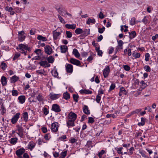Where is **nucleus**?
I'll use <instances>...</instances> for the list:
<instances>
[{
	"label": "nucleus",
	"instance_id": "1",
	"mask_svg": "<svg viewBox=\"0 0 158 158\" xmlns=\"http://www.w3.org/2000/svg\"><path fill=\"white\" fill-rule=\"evenodd\" d=\"M25 152V149L23 148H20L17 150L16 151V154L17 156V158H23L22 155Z\"/></svg>",
	"mask_w": 158,
	"mask_h": 158
},
{
	"label": "nucleus",
	"instance_id": "2",
	"mask_svg": "<svg viewBox=\"0 0 158 158\" xmlns=\"http://www.w3.org/2000/svg\"><path fill=\"white\" fill-rule=\"evenodd\" d=\"M16 127L17 128V131H18V132H16V133L18 134L20 137L22 138H23L24 130L23 127L22 126L19 125L16 126Z\"/></svg>",
	"mask_w": 158,
	"mask_h": 158
},
{
	"label": "nucleus",
	"instance_id": "3",
	"mask_svg": "<svg viewBox=\"0 0 158 158\" xmlns=\"http://www.w3.org/2000/svg\"><path fill=\"white\" fill-rule=\"evenodd\" d=\"M77 118V114L72 111L70 112L68 114L67 118L75 121Z\"/></svg>",
	"mask_w": 158,
	"mask_h": 158
},
{
	"label": "nucleus",
	"instance_id": "4",
	"mask_svg": "<svg viewBox=\"0 0 158 158\" xmlns=\"http://www.w3.org/2000/svg\"><path fill=\"white\" fill-rule=\"evenodd\" d=\"M26 35L23 31H19L18 32V40L20 42L23 41L26 37Z\"/></svg>",
	"mask_w": 158,
	"mask_h": 158
},
{
	"label": "nucleus",
	"instance_id": "5",
	"mask_svg": "<svg viewBox=\"0 0 158 158\" xmlns=\"http://www.w3.org/2000/svg\"><path fill=\"white\" fill-rule=\"evenodd\" d=\"M19 48H17V49H24L26 51L30 52L31 51V48L29 47L28 46L25 45L23 44H19Z\"/></svg>",
	"mask_w": 158,
	"mask_h": 158
},
{
	"label": "nucleus",
	"instance_id": "6",
	"mask_svg": "<svg viewBox=\"0 0 158 158\" xmlns=\"http://www.w3.org/2000/svg\"><path fill=\"white\" fill-rule=\"evenodd\" d=\"M51 110L57 113L60 112L61 111V109L59 106L56 104H54L52 105Z\"/></svg>",
	"mask_w": 158,
	"mask_h": 158
},
{
	"label": "nucleus",
	"instance_id": "7",
	"mask_svg": "<svg viewBox=\"0 0 158 158\" xmlns=\"http://www.w3.org/2000/svg\"><path fill=\"white\" fill-rule=\"evenodd\" d=\"M66 72L68 73H72L73 70V66L69 64H67L65 66Z\"/></svg>",
	"mask_w": 158,
	"mask_h": 158
},
{
	"label": "nucleus",
	"instance_id": "8",
	"mask_svg": "<svg viewBox=\"0 0 158 158\" xmlns=\"http://www.w3.org/2000/svg\"><path fill=\"white\" fill-rule=\"evenodd\" d=\"M82 34L80 35L79 37H82V38H80V39L84 38L86 36L90 34V29H85L83 31Z\"/></svg>",
	"mask_w": 158,
	"mask_h": 158
},
{
	"label": "nucleus",
	"instance_id": "9",
	"mask_svg": "<svg viewBox=\"0 0 158 158\" xmlns=\"http://www.w3.org/2000/svg\"><path fill=\"white\" fill-rule=\"evenodd\" d=\"M20 113L19 112L17 113L15 116L11 118V122L12 124H14L16 123L19 118Z\"/></svg>",
	"mask_w": 158,
	"mask_h": 158
},
{
	"label": "nucleus",
	"instance_id": "10",
	"mask_svg": "<svg viewBox=\"0 0 158 158\" xmlns=\"http://www.w3.org/2000/svg\"><path fill=\"white\" fill-rule=\"evenodd\" d=\"M69 62L77 66H80L81 65L80 61L79 60L73 58H71L69 60Z\"/></svg>",
	"mask_w": 158,
	"mask_h": 158
},
{
	"label": "nucleus",
	"instance_id": "11",
	"mask_svg": "<svg viewBox=\"0 0 158 158\" xmlns=\"http://www.w3.org/2000/svg\"><path fill=\"white\" fill-rule=\"evenodd\" d=\"M56 123L58 124V123H53L52 124L51 128L52 132H56L58 130V126L56 125Z\"/></svg>",
	"mask_w": 158,
	"mask_h": 158
},
{
	"label": "nucleus",
	"instance_id": "12",
	"mask_svg": "<svg viewBox=\"0 0 158 158\" xmlns=\"http://www.w3.org/2000/svg\"><path fill=\"white\" fill-rule=\"evenodd\" d=\"M44 51L48 55H50L52 52V49L50 46L47 45L44 47Z\"/></svg>",
	"mask_w": 158,
	"mask_h": 158
},
{
	"label": "nucleus",
	"instance_id": "13",
	"mask_svg": "<svg viewBox=\"0 0 158 158\" xmlns=\"http://www.w3.org/2000/svg\"><path fill=\"white\" fill-rule=\"evenodd\" d=\"M110 72V67L109 66H107L104 69L103 71V75L105 78H106Z\"/></svg>",
	"mask_w": 158,
	"mask_h": 158
},
{
	"label": "nucleus",
	"instance_id": "14",
	"mask_svg": "<svg viewBox=\"0 0 158 158\" xmlns=\"http://www.w3.org/2000/svg\"><path fill=\"white\" fill-rule=\"evenodd\" d=\"M67 126L69 127H73L75 126V121L71 119H68L66 121Z\"/></svg>",
	"mask_w": 158,
	"mask_h": 158
},
{
	"label": "nucleus",
	"instance_id": "15",
	"mask_svg": "<svg viewBox=\"0 0 158 158\" xmlns=\"http://www.w3.org/2000/svg\"><path fill=\"white\" fill-rule=\"evenodd\" d=\"M60 96V94H50L49 95V97L50 99L52 100H56Z\"/></svg>",
	"mask_w": 158,
	"mask_h": 158
},
{
	"label": "nucleus",
	"instance_id": "16",
	"mask_svg": "<svg viewBox=\"0 0 158 158\" xmlns=\"http://www.w3.org/2000/svg\"><path fill=\"white\" fill-rule=\"evenodd\" d=\"M83 112L86 114H90V112L89 110L88 106L86 105H84L83 108Z\"/></svg>",
	"mask_w": 158,
	"mask_h": 158
},
{
	"label": "nucleus",
	"instance_id": "17",
	"mask_svg": "<svg viewBox=\"0 0 158 158\" xmlns=\"http://www.w3.org/2000/svg\"><path fill=\"white\" fill-rule=\"evenodd\" d=\"M79 92L81 94H91L92 93L91 91L86 89H81L79 91Z\"/></svg>",
	"mask_w": 158,
	"mask_h": 158
},
{
	"label": "nucleus",
	"instance_id": "18",
	"mask_svg": "<svg viewBox=\"0 0 158 158\" xmlns=\"http://www.w3.org/2000/svg\"><path fill=\"white\" fill-rule=\"evenodd\" d=\"M61 33L60 32H57L56 30L53 31V38L54 40H56L58 39V37L60 35Z\"/></svg>",
	"mask_w": 158,
	"mask_h": 158
},
{
	"label": "nucleus",
	"instance_id": "19",
	"mask_svg": "<svg viewBox=\"0 0 158 158\" xmlns=\"http://www.w3.org/2000/svg\"><path fill=\"white\" fill-rule=\"evenodd\" d=\"M61 52L62 53H65L68 49V48L66 46L62 45L60 47Z\"/></svg>",
	"mask_w": 158,
	"mask_h": 158
},
{
	"label": "nucleus",
	"instance_id": "20",
	"mask_svg": "<svg viewBox=\"0 0 158 158\" xmlns=\"http://www.w3.org/2000/svg\"><path fill=\"white\" fill-rule=\"evenodd\" d=\"M129 34V37L130 39H132L135 37L136 33L135 31H132L131 32H128Z\"/></svg>",
	"mask_w": 158,
	"mask_h": 158
},
{
	"label": "nucleus",
	"instance_id": "21",
	"mask_svg": "<svg viewBox=\"0 0 158 158\" xmlns=\"http://www.w3.org/2000/svg\"><path fill=\"white\" fill-rule=\"evenodd\" d=\"M18 99L19 100V102L21 104H23L25 101V97L24 95H21L18 97Z\"/></svg>",
	"mask_w": 158,
	"mask_h": 158
},
{
	"label": "nucleus",
	"instance_id": "22",
	"mask_svg": "<svg viewBox=\"0 0 158 158\" xmlns=\"http://www.w3.org/2000/svg\"><path fill=\"white\" fill-rule=\"evenodd\" d=\"M65 27L68 29H74L76 27V25L75 24H66L65 25Z\"/></svg>",
	"mask_w": 158,
	"mask_h": 158
},
{
	"label": "nucleus",
	"instance_id": "23",
	"mask_svg": "<svg viewBox=\"0 0 158 158\" xmlns=\"http://www.w3.org/2000/svg\"><path fill=\"white\" fill-rule=\"evenodd\" d=\"M73 53L77 58L79 57L80 56L79 52L76 49L74 48L73 50Z\"/></svg>",
	"mask_w": 158,
	"mask_h": 158
},
{
	"label": "nucleus",
	"instance_id": "24",
	"mask_svg": "<svg viewBox=\"0 0 158 158\" xmlns=\"http://www.w3.org/2000/svg\"><path fill=\"white\" fill-rule=\"evenodd\" d=\"M118 45L117 46V48H118L122 49H123V45L124 43L122 40H118Z\"/></svg>",
	"mask_w": 158,
	"mask_h": 158
},
{
	"label": "nucleus",
	"instance_id": "25",
	"mask_svg": "<svg viewBox=\"0 0 158 158\" xmlns=\"http://www.w3.org/2000/svg\"><path fill=\"white\" fill-rule=\"evenodd\" d=\"M1 82L3 86H5L7 84L6 78L4 76H2L1 77Z\"/></svg>",
	"mask_w": 158,
	"mask_h": 158
},
{
	"label": "nucleus",
	"instance_id": "26",
	"mask_svg": "<svg viewBox=\"0 0 158 158\" xmlns=\"http://www.w3.org/2000/svg\"><path fill=\"white\" fill-rule=\"evenodd\" d=\"M63 98L66 100H68L70 98V94L67 92L64 93L63 94Z\"/></svg>",
	"mask_w": 158,
	"mask_h": 158
},
{
	"label": "nucleus",
	"instance_id": "27",
	"mask_svg": "<svg viewBox=\"0 0 158 158\" xmlns=\"http://www.w3.org/2000/svg\"><path fill=\"white\" fill-rule=\"evenodd\" d=\"M37 39L40 40H42L43 41H45L47 40V39L45 37L41 35H38L37 38Z\"/></svg>",
	"mask_w": 158,
	"mask_h": 158
},
{
	"label": "nucleus",
	"instance_id": "28",
	"mask_svg": "<svg viewBox=\"0 0 158 158\" xmlns=\"http://www.w3.org/2000/svg\"><path fill=\"white\" fill-rule=\"evenodd\" d=\"M48 62L49 63H52L54 61V59L52 56H50L47 58Z\"/></svg>",
	"mask_w": 158,
	"mask_h": 158
},
{
	"label": "nucleus",
	"instance_id": "29",
	"mask_svg": "<svg viewBox=\"0 0 158 158\" xmlns=\"http://www.w3.org/2000/svg\"><path fill=\"white\" fill-rule=\"evenodd\" d=\"M91 23L93 24L95 23V19L94 18H93L92 19H91L90 18L88 19L86 22V23L87 24H89Z\"/></svg>",
	"mask_w": 158,
	"mask_h": 158
},
{
	"label": "nucleus",
	"instance_id": "30",
	"mask_svg": "<svg viewBox=\"0 0 158 158\" xmlns=\"http://www.w3.org/2000/svg\"><path fill=\"white\" fill-rule=\"evenodd\" d=\"M28 146H29V149L30 150H32V149L34 148L35 145L33 142H31L29 143Z\"/></svg>",
	"mask_w": 158,
	"mask_h": 158
},
{
	"label": "nucleus",
	"instance_id": "31",
	"mask_svg": "<svg viewBox=\"0 0 158 158\" xmlns=\"http://www.w3.org/2000/svg\"><path fill=\"white\" fill-rule=\"evenodd\" d=\"M19 78L16 75L13 76L11 78V80L12 82L15 83L18 81Z\"/></svg>",
	"mask_w": 158,
	"mask_h": 158
},
{
	"label": "nucleus",
	"instance_id": "32",
	"mask_svg": "<svg viewBox=\"0 0 158 158\" xmlns=\"http://www.w3.org/2000/svg\"><path fill=\"white\" fill-rule=\"evenodd\" d=\"M83 30L80 28H77L75 31V32L77 34H82Z\"/></svg>",
	"mask_w": 158,
	"mask_h": 158
},
{
	"label": "nucleus",
	"instance_id": "33",
	"mask_svg": "<svg viewBox=\"0 0 158 158\" xmlns=\"http://www.w3.org/2000/svg\"><path fill=\"white\" fill-rule=\"evenodd\" d=\"M23 118L24 121L26 122H27L28 119V115L27 112H25L23 113Z\"/></svg>",
	"mask_w": 158,
	"mask_h": 158
},
{
	"label": "nucleus",
	"instance_id": "34",
	"mask_svg": "<svg viewBox=\"0 0 158 158\" xmlns=\"http://www.w3.org/2000/svg\"><path fill=\"white\" fill-rule=\"evenodd\" d=\"M17 140L18 139L17 138H13L11 139L10 142L11 144H14L17 143Z\"/></svg>",
	"mask_w": 158,
	"mask_h": 158
},
{
	"label": "nucleus",
	"instance_id": "35",
	"mask_svg": "<svg viewBox=\"0 0 158 158\" xmlns=\"http://www.w3.org/2000/svg\"><path fill=\"white\" fill-rule=\"evenodd\" d=\"M63 6L61 7H60V9L57 10L60 14L62 15V16H64V15H65V13H64L63 12Z\"/></svg>",
	"mask_w": 158,
	"mask_h": 158
},
{
	"label": "nucleus",
	"instance_id": "36",
	"mask_svg": "<svg viewBox=\"0 0 158 158\" xmlns=\"http://www.w3.org/2000/svg\"><path fill=\"white\" fill-rule=\"evenodd\" d=\"M132 56L133 57L135 58H139L140 56V54L138 52H134L132 53Z\"/></svg>",
	"mask_w": 158,
	"mask_h": 158
},
{
	"label": "nucleus",
	"instance_id": "37",
	"mask_svg": "<svg viewBox=\"0 0 158 158\" xmlns=\"http://www.w3.org/2000/svg\"><path fill=\"white\" fill-rule=\"evenodd\" d=\"M47 63V61L46 60L44 61H41L40 62L39 64H40L41 66L45 67L46 66V65Z\"/></svg>",
	"mask_w": 158,
	"mask_h": 158
},
{
	"label": "nucleus",
	"instance_id": "38",
	"mask_svg": "<svg viewBox=\"0 0 158 158\" xmlns=\"http://www.w3.org/2000/svg\"><path fill=\"white\" fill-rule=\"evenodd\" d=\"M51 73L52 75L55 77H57L58 75V73L56 70H55L54 71L52 70L51 71Z\"/></svg>",
	"mask_w": 158,
	"mask_h": 158
},
{
	"label": "nucleus",
	"instance_id": "39",
	"mask_svg": "<svg viewBox=\"0 0 158 158\" xmlns=\"http://www.w3.org/2000/svg\"><path fill=\"white\" fill-rule=\"evenodd\" d=\"M66 38H70L72 37V33L71 32L69 31H66Z\"/></svg>",
	"mask_w": 158,
	"mask_h": 158
},
{
	"label": "nucleus",
	"instance_id": "40",
	"mask_svg": "<svg viewBox=\"0 0 158 158\" xmlns=\"http://www.w3.org/2000/svg\"><path fill=\"white\" fill-rule=\"evenodd\" d=\"M67 153V151H65L62 152L61 153V156L59 158H64L66 156Z\"/></svg>",
	"mask_w": 158,
	"mask_h": 158
},
{
	"label": "nucleus",
	"instance_id": "41",
	"mask_svg": "<svg viewBox=\"0 0 158 158\" xmlns=\"http://www.w3.org/2000/svg\"><path fill=\"white\" fill-rule=\"evenodd\" d=\"M37 56L40 55L42 54H41V50L40 49H36L34 52Z\"/></svg>",
	"mask_w": 158,
	"mask_h": 158
},
{
	"label": "nucleus",
	"instance_id": "42",
	"mask_svg": "<svg viewBox=\"0 0 158 158\" xmlns=\"http://www.w3.org/2000/svg\"><path fill=\"white\" fill-rule=\"evenodd\" d=\"M1 114H4L6 112V110L5 108V107L3 106V104H2L1 105Z\"/></svg>",
	"mask_w": 158,
	"mask_h": 158
},
{
	"label": "nucleus",
	"instance_id": "43",
	"mask_svg": "<svg viewBox=\"0 0 158 158\" xmlns=\"http://www.w3.org/2000/svg\"><path fill=\"white\" fill-rule=\"evenodd\" d=\"M73 98L74 100L76 102H78V98H79V97L78 95L76 94H73Z\"/></svg>",
	"mask_w": 158,
	"mask_h": 158
},
{
	"label": "nucleus",
	"instance_id": "44",
	"mask_svg": "<svg viewBox=\"0 0 158 158\" xmlns=\"http://www.w3.org/2000/svg\"><path fill=\"white\" fill-rule=\"evenodd\" d=\"M101 96L99 95V94H98L96 96V99L95 100L98 103H100V101L101 99Z\"/></svg>",
	"mask_w": 158,
	"mask_h": 158
},
{
	"label": "nucleus",
	"instance_id": "45",
	"mask_svg": "<svg viewBox=\"0 0 158 158\" xmlns=\"http://www.w3.org/2000/svg\"><path fill=\"white\" fill-rule=\"evenodd\" d=\"M135 19L134 17L132 18L130 21V24L132 26L134 25H135Z\"/></svg>",
	"mask_w": 158,
	"mask_h": 158
},
{
	"label": "nucleus",
	"instance_id": "46",
	"mask_svg": "<svg viewBox=\"0 0 158 158\" xmlns=\"http://www.w3.org/2000/svg\"><path fill=\"white\" fill-rule=\"evenodd\" d=\"M92 142L91 141H87L86 144L85 145V146L86 147H87L88 148H89L91 147H92L93 146H92Z\"/></svg>",
	"mask_w": 158,
	"mask_h": 158
},
{
	"label": "nucleus",
	"instance_id": "47",
	"mask_svg": "<svg viewBox=\"0 0 158 158\" xmlns=\"http://www.w3.org/2000/svg\"><path fill=\"white\" fill-rule=\"evenodd\" d=\"M1 66L3 70L5 69L7 67L6 64L3 62H2Z\"/></svg>",
	"mask_w": 158,
	"mask_h": 158
},
{
	"label": "nucleus",
	"instance_id": "48",
	"mask_svg": "<svg viewBox=\"0 0 158 158\" xmlns=\"http://www.w3.org/2000/svg\"><path fill=\"white\" fill-rule=\"evenodd\" d=\"M20 56V53H15L13 58V60H15L18 58H19Z\"/></svg>",
	"mask_w": 158,
	"mask_h": 158
},
{
	"label": "nucleus",
	"instance_id": "49",
	"mask_svg": "<svg viewBox=\"0 0 158 158\" xmlns=\"http://www.w3.org/2000/svg\"><path fill=\"white\" fill-rule=\"evenodd\" d=\"M144 69L147 72H150L151 71V68L148 65L144 66Z\"/></svg>",
	"mask_w": 158,
	"mask_h": 158
},
{
	"label": "nucleus",
	"instance_id": "50",
	"mask_svg": "<svg viewBox=\"0 0 158 158\" xmlns=\"http://www.w3.org/2000/svg\"><path fill=\"white\" fill-rule=\"evenodd\" d=\"M94 119L92 117H89L88 118V123H93L94 122Z\"/></svg>",
	"mask_w": 158,
	"mask_h": 158
},
{
	"label": "nucleus",
	"instance_id": "51",
	"mask_svg": "<svg viewBox=\"0 0 158 158\" xmlns=\"http://www.w3.org/2000/svg\"><path fill=\"white\" fill-rule=\"evenodd\" d=\"M145 60L146 61H149V58L150 57V55L149 53H147L145 54Z\"/></svg>",
	"mask_w": 158,
	"mask_h": 158
},
{
	"label": "nucleus",
	"instance_id": "52",
	"mask_svg": "<svg viewBox=\"0 0 158 158\" xmlns=\"http://www.w3.org/2000/svg\"><path fill=\"white\" fill-rule=\"evenodd\" d=\"M67 138L66 136L65 135H62L58 139V140L59 141H63V140H64Z\"/></svg>",
	"mask_w": 158,
	"mask_h": 158
},
{
	"label": "nucleus",
	"instance_id": "53",
	"mask_svg": "<svg viewBox=\"0 0 158 158\" xmlns=\"http://www.w3.org/2000/svg\"><path fill=\"white\" fill-rule=\"evenodd\" d=\"M123 66L124 69L126 71H129L131 69L130 67L127 65H123Z\"/></svg>",
	"mask_w": 158,
	"mask_h": 158
},
{
	"label": "nucleus",
	"instance_id": "54",
	"mask_svg": "<svg viewBox=\"0 0 158 158\" xmlns=\"http://www.w3.org/2000/svg\"><path fill=\"white\" fill-rule=\"evenodd\" d=\"M36 98L37 100L40 101H42L43 100L42 95L39 93L38 94V96Z\"/></svg>",
	"mask_w": 158,
	"mask_h": 158
},
{
	"label": "nucleus",
	"instance_id": "55",
	"mask_svg": "<svg viewBox=\"0 0 158 158\" xmlns=\"http://www.w3.org/2000/svg\"><path fill=\"white\" fill-rule=\"evenodd\" d=\"M57 16L58 17V18L59 19L60 21L63 23H65V22L64 19L62 18V17L60 16V15H58Z\"/></svg>",
	"mask_w": 158,
	"mask_h": 158
},
{
	"label": "nucleus",
	"instance_id": "56",
	"mask_svg": "<svg viewBox=\"0 0 158 158\" xmlns=\"http://www.w3.org/2000/svg\"><path fill=\"white\" fill-rule=\"evenodd\" d=\"M158 20V14H156L153 20V22H154L155 24H156V21Z\"/></svg>",
	"mask_w": 158,
	"mask_h": 158
},
{
	"label": "nucleus",
	"instance_id": "57",
	"mask_svg": "<svg viewBox=\"0 0 158 158\" xmlns=\"http://www.w3.org/2000/svg\"><path fill=\"white\" fill-rule=\"evenodd\" d=\"M98 31L100 33H102L105 29V27H103L102 28H98Z\"/></svg>",
	"mask_w": 158,
	"mask_h": 158
},
{
	"label": "nucleus",
	"instance_id": "58",
	"mask_svg": "<svg viewBox=\"0 0 158 158\" xmlns=\"http://www.w3.org/2000/svg\"><path fill=\"white\" fill-rule=\"evenodd\" d=\"M120 91L123 94H126L127 93V92H126V90L123 87H122L120 88Z\"/></svg>",
	"mask_w": 158,
	"mask_h": 158
},
{
	"label": "nucleus",
	"instance_id": "59",
	"mask_svg": "<svg viewBox=\"0 0 158 158\" xmlns=\"http://www.w3.org/2000/svg\"><path fill=\"white\" fill-rule=\"evenodd\" d=\"M12 93V95L13 96H17L18 94V91L16 90H13Z\"/></svg>",
	"mask_w": 158,
	"mask_h": 158
},
{
	"label": "nucleus",
	"instance_id": "60",
	"mask_svg": "<svg viewBox=\"0 0 158 158\" xmlns=\"http://www.w3.org/2000/svg\"><path fill=\"white\" fill-rule=\"evenodd\" d=\"M115 85L114 83H113L111 84L110 86V88L109 89V91H110L114 89L115 88Z\"/></svg>",
	"mask_w": 158,
	"mask_h": 158
},
{
	"label": "nucleus",
	"instance_id": "61",
	"mask_svg": "<svg viewBox=\"0 0 158 158\" xmlns=\"http://www.w3.org/2000/svg\"><path fill=\"white\" fill-rule=\"evenodd\" d=\"M43 111L44 114L46 115H47L49 113L48 109L46 107H44L43 108Z\"/></svg>",
	"mask_w": 158,
	"mask_h": 158
},
{
	"label": "nucleus",
	"instance_id": "62",
	"mask_svg": "<svg viewBox=\"0 0 158 158\" xmlns=\"http://www.w3.org/2000/svg\"><path fill=\"white\" fill-rule=\"evenodd\" d=\"M148 20L147 19V17L146 16H145L144 17L143 19V20L142 21V22H143L145 24H146L147 23H148Z\"/></svg>",
	"mask_w": 158,
	"mask_h": 158
},
{
	"label": "nucleus",
	"instance_id": "63",
	"mask_svg": "<svg viewBox=\"0 0 158 158\" xmlns=\"http://www.w3.org/2000/svg\"><path fill=\"white\" fill-rule=\"evenodd\" d=\"M5 9L6 11H7L9 12L11 11V10H14L12 7H9L8 6L6 7Z\"/></svg>",
	"mask_w": 158,
	"mask_h": 158
},
{
	"label": "nucleus",
	"instance_id": "64",
	"mask_svg": "<svg viewBox=\"0 0 158 158\" xmlns=\"http://www.w3.org/2000/svg\"><path fill=\"white\" fill-rule=\"evenodd\" d=\"M139 153L140 154H141V155L144 158L147 157V156L145 154V152H143L142 151H140L139 152Z\"/></svg>",
	"mask_w": 158,
	"mask_h": 158
}]
</instances>
